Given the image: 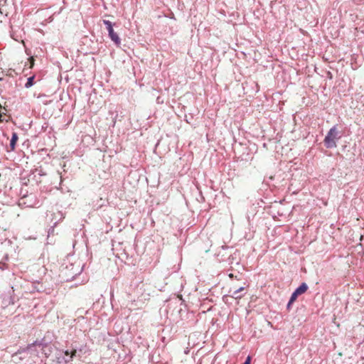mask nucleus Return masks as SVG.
I'll return each mask as SVG.
<instances>
[{
	"label": "nucleus",
	"mask_w": 364,
	"mask_h": 364,
	"mask_svg": "<svg viewBox=\"0 0 364 364\" xmlns=\"http://www.w3.org/2000/svg\"><path fill=\"white\" fill-rule=\"evenodd\" d=\"M109 36L112 41H113L116 45L119 46L120 45V38H119L118 35L114 31L113 28H109L108 30Z\"/></svg>",
	"instance_id": "5"
},
{
	"label": "nucleus",
	"mask_w": 364,
	"mask_h": 364,
	"mask_svg": "<svg viewBox=\"0 0 364 364\" xmlns=\"http://www.w3.org/2000/svg\"><path fill=\"white\" fill-rule=\"evenodd\" d=\"M52 348H53L51 345L47 344L42 341H35L28 346L27 350L31 354H33L35 352H38V350H41L45 357L48 358L52 352Z\"/></svg>",
	"instance_id": "1"
},
{
	"label": "nucleus",
	"mask_w": 364,
	"mask_h": 364,
	"mask_svg": "<svg viewBox=\"0 0 364 364\" xmlns=\"http://www.w3.org/2000/svg\"><path fill=\"white\" fill-rule=\"evenodd\" d=\"M1 107H1V105H0V108H1Z\"/></svg>",
	"instance_id": "18"
},
{
	"label": "nucleus",
	"mask_w": 364,
	"mask_h": 364,
	"mask_svg": "<svg viewBox=\"0 0 364 364\" xmlns=\"http://www.w3.org/2000/svg\"><path fill=\"white\" fill-rule=\"evenodd\" d=\"M4 121L8 122L9 120L3 118L2 112L0 111V123Z\"/></svg>",
	"instance_id": "15"
},
{
	"label": "nucleus",
	"mask_w": 364,
	"mask_h": 364,
	"mask_svg": "<svg viewBox=\"0 0 364 364\" xmlns=\"http://www.w3.org/2000/svg\"><path fill=\"white\" fill-rule=\"evenodd\" d=\"M28 60H29V63H30L29 68H32L34 65L35 60H34L33 57H31L28 58Z\"/></svg>",
	"instance_id": "13"
},
{
	"label": "nucleus",
	"mask_w": 364,
	"mask_h": 364,
	"mask_svg": "<svg viewBox=\"0 0 364 364\" xmlns=\"http://www.w3.org/2000/svg\"><path fill=\"white\" fill-rule=\"evenodd\" d=\"M245 289V287H240L239 289H236V290H234L233 291H232L231 290L230 291V293L232 292V295L231 296L235 299H241L242 295H240L239 294L243 290Z\"/></svg>",
	"instance_id": "8"
},
{
	"label": "nucleus",
	"mask_w": 364,
	"mask_h": 364,
	"mask_svg": "<svg viewBox=\"0 0 364 364\" xmlns=\"http://www.w3.org/2000/svg\"><path fill=\"white\" fill-rule=\"evenodd\" d=\"M51 216L53 217L50 220L51 222H53V228L57 225L58 222L60 220H62L63 217L62 213L60 211H57L55 213H53L51 214Z\"/></svg>",
	"instance_id": "4"
},
{
	"label": "nucleus",
	"mask_w": 364,
	"mask_h": 364,
	"mask_svg": "<svg viewBox=\"0 0 364 364\" xmlns=\"http://www.w3.org/2000/svg\"><path fill=\"white\" fill-rule=\"evenodd\" d=\"M76 350H74L71 352H69L68 350L63 351V357L65 358V363H67L70 361H71L73 358V357L75 355Z\"/></svg>",
	"instance_id": "6"
},
{
	"label": "nucleus",
	"mask_w": 364,
	"mask_h": 364,
	"mask_svg": "<svg viewBox=\"0 0 364 364\" xmlns=\"http://www.w3.org/2000/svg\"><path fill=\"white\" fill-rule=\"evenodd\" d=\"M293 303H290V300L289 301L288 304H287V309H289L290 308V306Z\"/></svg>",
	"instance_id": "16"
},
{
	"label": "nucleus",
	"mask_w": 364,
	"mask_h": 364,
	"mask_svg": "<svg viewBox=\"0 0 364 364\" xmlns=\"http://www.w3.org/2000/svg\"><path fill=\"white\" fill-rule=\"evenodd\" d=\"M299 296V295L296 293V291H294L291 294V297H290V299H290V303H294V302L296 300V299H297V297H298Z\"/></svg>",
	"instance_id": "11"
},
{
	"label": "nucleus",
	"mask_w": 364,
	"mask_h": 364,
	"mask_svg": "<svg viewBox=\"0 0 364 364\" xmlns=\"http://www.w3.org/2000/svg\"><path fill=\"white\" fill-rule=\"evenodd\" d=\"M229 277H230V278H233V274H229Z\"/></svg>",
	"instance_id": "17"
},
{
	"label": "nucleus",
	"mask_w": 364,
	"mask_h": 364,
	"mask_svg": "<svg viewBox=\"0 0 364 364\" xmlns=\"http://www.w3.org/2000/svg\"><path fill=\"white\" fill-rule=\"evenodd\" d=\"M18 135L16 132H14L12 134V137H11V141H10V147H11V151H14L15 149V146H16V141H18Z\"/></svg>",
	"instance_id": "9"
},
{
	"label": "nucleus",
	"mask_w": 364,
	"mask_h": 364,
	"mask_svg": "<svg viewBox=\"0 0 364 364\" xmlns=\"http://www.w3.org/2000/svg\"><path fill=\"white\" fill-rule=\"evenodd\" d=\"M65 360L63 350H57L55 354V359L52 360L50 364H64Z\"/></svg>",
	"instance_id": "3"
},
{
	"label": "nucleus",
	"mask_w": 364,
	"mask_h": 364,
	"mask_svg": "<svg viewBox=\"0 0 364 364\" xmlns=\"http://www.w3.org/2000/svg\"><path fill=\"white\" fill-rule=\"evenodd\" d=\"M104 23L107 26V29L108 30L109 28H112V23L109 21H107V20H104L103 21Z\"/></svg>",
	"instance_id": "12"
},
{
	"label": "nucleus",
	"mask_w": 364,
	"mask_h": 364,
	"mask_svg": "<svg viewBox=\"0 0 364 364\" xmlns=\"http://www.w3.org/2000/svg\"><path fill=\"white\" fill-rule=\"evenodd\" d=\"M308 285L305 282H303L294 291H296L299 295H301L304 294L308 290Z\"/></svg>",
	"instance_id": "7"
},
{
	"label": "nucleus",
	"mask_w": 364,
	"mask_h": 364,
	"mask_svg": "<svg viewBox=\"0 0 364 364\" xmlns=\"http://www.w3.org/2000/svg\"><path fill=\"white\" fill-rule=\"evenodd\" d=\"M341 136L339 134V132L337 126H333L330 129L327 135L325 136L323 142L326 148H335L336 147V140L339 139Z\"/></svg>",
	"instance_id": "2"
},
{
	"label": "nucleus",
	"mask_w": 364,
	"mask_h": 364,
	"mask_svg": "<svg viewBox=\"0 0 364 364\" xmlns=\"http://www.w3.org/2000/svg\"><path fill=\"white\" fill-rule=\"evenodd\" d=\"M7 268V264L4 262H0V269L4 270Z\"/></svg>",
	"instance_id": "14"
},
{
	"label": "nucleus",
	"mask_w": 364,
	"mask_h": 364,
	"mask_svg": "<svg viewBox=\"0 0 364 364\" xmlns=\"http://www.w3.org/2000/svg\"><path fill=\"white\" fill-rule=\"evenodd\" d=\"M34 76L28 78L27 82L26 83V87L28 88L33 85Z\"/></svg>",
	"instance_id": "10"
}]
</instances>
